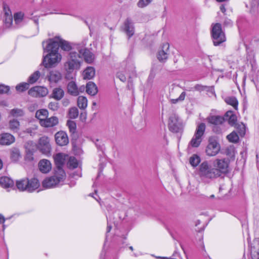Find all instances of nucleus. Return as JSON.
<instances>
[{"label": "nucleus", "instance_id": "15", "mask_svg": "<svg viewBox=\"0 0 259 259\" xmlns=\"http://www.w3.org/2000/svg\"><path fill=\"white\" fill-rule=\"evenodd\" d=\"M49 42L51 41H55L56 42V44L58 46V50L59 51V47L61 48L62 50L65 51H70L72 47L70 42L67 41H66L62 38H61L60 36H55L52 38H50L48 39Z\"/></svg>", "mask_w": 259, "mask_h": 259}, {"label": "nucleus", "instance_id": "62", "mask_svg": "<svg viewBox=\"0 0 259 259\" xmlns=\"http://www.w3.org/2000/svg\"><path fill=\"white\" fill-rule=\"evenodd\" d=\"M111 226H108L107 227V232H109L111 229Z\"/></svg>", "mask_w": 259, "mask_h": 259}, {"label": "nucleus", "instance_id": "59", "mask_svg": "<svg viewBox=\"0 0 259 259\" xmlns=\"http://www.w3.org/2000/svg\"><path fill=\"white\" fill-rule=\"evenodd\" d=\"M5 221V219L4 217L2 214H0V224L4 223Z\"/></svg>", "mask_w": 259, "mask_h": 259}, {"label": "nucleus", "instance_id": "26", "mask_svg": "<svg viewBox=\"0 0 259 259\" xmlns=\"http://www.w3.org/2000/svg\"><path fill=\"white\" fill-rule=\"evenodd\" d=\"M0 185L4 188H12L14 186V181L8 177L0 178Z\"/></svg>", "mask_w": 259, "mask_h": 259}, {"label": "nucleus", "instance_id": "23", "mask_svg": "<svg viewBox=\"0 0 259 259\" xmlns=\"http://www.w3.org/2000/svg\"><path fill=\"white\" fill-rule=\"evenodd\" d=\"M59 122L58 118L56 116H52L41 122V125L46 127H53L56 125Z\"/></svg>", "mask_w": 259, "mask_h": 259}, {"label": "nucleus", "instance_id": "35", "mask_svg": "<svg viewBox=\"0 0 259 259\" xmlns=\"http://www.w3.org/2000/svg\"><path fill=\"white\" fill-rule=\"evenodd\" d=\"M13 22V17L11 12L9 10L8 12H6L5 13L4 17V22L6 27H10Z\"/></svg>", "mask_w": 259, "mask_h": 259}, {"label": "nucleus", "instance_id": "21", "mask_svg": "<svg viewBox=\"0 0 259 259\" xmlns=\"http://www.w3.org/2000/svg\"><path fill=\"white\" fill-rule=\"evenodd\" d=\"M66 155L63 153H58L56 154L54 157V160L56 165V170L55 171H58L60 169L63 170L62 166L65 163Z\"/></svg>", "mask_w": 259, "mask_h": 259}, {"label": "nucleus", "instance_id": "39", "mask_svg": "<svg viewBox=\"0 0 259 259\" xmlns=\"http://www.w3.org/2000/svg\"><path fill=\"white\" fill-rule=\"evenodd\" d=\"M225 102L229 105L232 106L234 109H237L238 102L237 99L234 97L227 98Z\"/></svg>", "mask_w": 259, "mask_h": 259}, {"label": "nucleus", "instance_id": "19", "mask_svg": "<svg viewBox=\"0 0 259 259\" xmlns=\"http://www.w3.org/2000/svg\"><path fill=\"white\" fill-rule=\"evenodd\" d=\"M15 137L11 134L5 133L0 134V145H10L15 142Z\"/></svg>", "mask_w": 259, "mask_h": 259}, {"label": "nucleus", "instance_id": "32", "mask_svg": "<svg viewBox=\"0 0 259 259\" xmlns=\"http://www.w3.org/2000/svg\"><path fill=\"white\" fill-rule=\"evenodd\" d=\"M48 116V111L46 109H40L36 111L35 117L39 120V123L45 120Z\"/></svg>", "mask_w": 259, "mask_h": 259}, {"label": "nucleus", "instance_id": "8", "mask_svg": "<svg viewBox=\"0 0 259 259\" xmlns=\"http://www.w3.org/2000/svg\"><path fill=\"white\" fill-rule=\"evenodd\" d=\"M181 122L179 120L177 115L173 114L169 118L168 127L173 133H178L181 130Z\"/></svg>", "mask_w": 259, "mask_h": 259}, {"label": "nucleus", "instance_id": "48", "mask_svg": "<svg viewBox=\"0 0 259 259\" xmlns=\"http://www.w3.org/2000/svg\"><path fill=\"white\" fill-rule=\"evenodd\" d=\"M38 126L35 124H33L32 126L27 128L25 132L30 134L31 135L34 134L35 131L37 129Z\"/></svg>", "mask_w": 259, "mask_h": 259}, {"label": "nucleus", "instance_id": "60", "mask_svg": "<svg viewBox=\"0 0 259 259\" xmlns=\"http://www.w3.org/2000/svg\"><path fill=\"white\" fill-rule=\"evenodd\" d=\"M220 10L223 13H225L226 10V8L225 7V6L223 5H222L220 7Z\"/></svg>", "mask_w": 259, "mask_h": 259}, {"label": "nucleus", "instance_id": "50", "mask_svg": "<svg viewBox=\"0 0 259 259\" xmlns=\"http://www.w3.org/2000/svg\"><path fill=\"white\" fill-rule=\"evenodd\" d=\"M150 4L147 0H139L137 3V6L139 8H144Z\"/></svg>", "mask_w": 259, "mask_h": 259}, {"label": "nucleus", "instance_id": "64", "mask_svg": "<svg viewBox=\"0 0 259 259\" xmlns=\"http://www.w3.org/2000/svg\"><path fill=\"white\" fill-rule=\"evenodd\" d=\"M3 167V162L2 160L0 159V169Z\"/></svg>", "mask_w": 259, "mask_h": 259}, {"label": "nucleus", "instance_id": "44", "mask_svg": "<svg viewBox=\"0 0 259 259\" xmlns=\"http://www.w3.org/2000/svg\"><path fill=\"white\" fill-rule=\"evenodd\" d=\"M78 115V111L76 107L71 108L69 111V116L70 118L75 119Z\"/></svg>", "mask_w": 259, "mask_h": 259}, {"label": "nucleus", "instance_id": "57", "mask_svg": "<svg viewBox=\"0 0 259 259\" xmlns=\"http://www.w3.org/2000/svg\"><path fill=\"white\" fill-rule=\"evenodd\" d=\"M198 245L201 246L203 250L204 249V246L203 242L202 241V237L201 236H200L199 238Z\"/></svg>", "mask_w": 259, "mask_h": 259}, {"label": "nucleus", "instance_id": "46", "mask_svg": "<svg viewBox=\"0 0 259 259\" xmlns=\"http://www.w3.org/2000/svg\"><path fill=\"white\" fill-rule=\"evenodd\" d=\"M186 96V93L183 92L181 93L178 98L171 99L170 100V102L171 104H176L179 102H181L184 100Z\"/></svg>", "mask_w": 259, "mask_h": 259}, {"label": "nucleus", "instance_id": "30", "mask_svg": "<svg viewBox=\"0 0 259 259\" xmlns=\"http://www.w3.org/2000/svg\"><path fill=\"white\" fill-rule=\"evenodd\" d=\"M64 91L60 88H56L53 90L51 97L56 100H61L64 96Z\"/></svg>", "mask_w": 259, "mask_h": 259}, {"label": "nucleus", "instance_id": "43", "mask_svg": "<svg viewBox=\"0 0 259 259\" xmlns=\"http://www.w3.org/2000/svg\"><path fill=\"white\" fill-rule=\"evenodd\" d=\"M20 157V152L18 149H14L11 153V158L13 161H17Z\"/></svg>", "mask_w": 259, "mask_h": 259}, {"label": "nucleus", "instance_id": "3", "mask_svg": "<svg viewBox=\"0 0 259 259\" xmlns=\"http://www.w3.org/2000/svg\"><path fill=\"white\" fill-rule=\"evenodd\" d=\"M66 178V174L64 170L60 169L55 171L53 176L45 179L42 183V186L47 189L57 186L60 183L63 182Z\"/></svg>", "mask_w": 259, "mask_h": 259}, {"label": "nucleus", "instance_id": "11", "mask_svg": "<svg viewBox=\"0 0 259 259\" xmlns=\"http://www.w3.org/2000/svg\"><path fill=\"white\" fill-rule=\"evenodd\" d=\"M48 90L47 88L41 86H36L30 89L28 91V94L31 97H44L48 94Z\"/></svg>", "mask_w": 259, "mask_h": 259}, {"label": "nucleus", "instance_id": "31", "mask_svg": "<svg viewBox=\"0 0 259 259\" xmlns=\"http://www.w3.org/2000/svg\"><path fill=\"white\" fill-rule=\"evenodd\" d=\"M95 75V70L93 67H87L83 72V78L85 79H91Z\"/></svg>", "mask_w": 259, "mask_h": 259}, {"label": "nucleus", "instance_id": "17", "mask_svg": "<svg viewBox=\"0 0 259 259\" xmlns=\"http://www.w3.org/2000/svg\"><path fill=\"white\" fill-rule=\"evenodd\" d=\"M123 30L126 33L128 38L132 37L135 33V27L132 20L127 18L123 23Z\"/></svg>", "mask_w": 259, "mask_h": 259}, {"label": "nucleus", "instance_id": "9", "mask_svg": "<svg viewBox=\"0 0 259 259\" xmlns=\"http://www.w3.org/2000/svg\"><path fill=\"white\" fill-rule=\"evenodd\" d=\"M45 78L50 83H57L61 79L62 74L57 70L47 68Z\"/></svg>", "mask_w": 259, "mask_h": 259}, {"label": "nucleus", "instance_id": "42", "mask_svg": "<svg viewBox=\"0 0 259 259\" xmlns=\"http://www.w3.org/2000/svg\"><path fill=\"white\" fill-rule=\"evenodd\" d=\"M228 141L232 143H237L239 140V136L235 132H232L227 136Z\"/></svg>", "mask_w": 259, "mask_h": 259}, {"label": "nucleus", "instance_id": "28", "mask_svg": "<svg viewBox=\"0 0 259 259\" xmlns=\"http://www.w3.org/2000/svg\"><path fill=\"white\" fill-rule=\"evenodd\" d=\"M25 112L22 109L15 108L9 111V116L14 118H20L24 116Z\"/></svg>", "mask_w": 259, "mask_h": 259}, {"label": "nucleus", "instance_id": "2", "mask_svg": "<svg viewBox=\"0 0 259 259\" xmlns=\"http://www.w3.org/2000/svg\"><path fill=\"white\" fill-rule=\"evenodd\" d=\"M215 167H212L207 161L202 162L199 167L198 175L201 181L208 184L213 180L219 178Z\"/></svg>", "mask_w": 259, "mask_h": 259}, {"label": "nucleus", "instance_id": "51", "mask_svg": "<svg viewBox=\"0 0 259 259\" xmlns=\"http://www.w3.org/2000/svg\"><path fill=\"white\" fill-rule=\"evenodd\" d=\"M9 89V86L4 85L3 84L0 85V94L7 93Z\"/></svg>", "mask_w": 259, "mask_h": 259}, {"label": "nucleus", "instance_id": "49", "mask_svg": "<svg viewBox=\"0 0 259 259\" xmlns=\"http://www.w3.org/2000/svg\"><path fill=\"white\" fill-rule=\"evenodd\" d=\"M48 107L52 111H57L59 108V104L56 102H52L49 103Z\"/></svg>", "mask_w": 259, "mask_h": 259}, {"label": "nucleus", "instance_id": "29", "mask_svg": "<svg viewBox=\"0 0 259 259\" xmlns=\"http://www.w3.org/2000/svg\"><path fill=\"white\" fill-rule=\"evenodd\" d=\"M86 92L91 96H95L98 92L96 85L92 81L89 82L86 85Z\"/></svg>", "mask_w": 259, "mask_h": 259}, {"label": "nucleus", "instance_id": "38", "mask_svg": "<svg viewBox=\"0 0 259 259\" xmlns=\"http://www.w3.org/2000/svg\"><path fill=\"white\" fill-rule=\"evenodd\" d=\"M40 76V73L39 71H35L29 77L28 81L29 83L33 84L36 82Z\"/></svg>", "mask_w": 259, "mask_h": 259}, {"label": "nucleus", "instance_id": "13", "mask_svg": "<svg viewBox=\"0 0 259 259\" xmlns=\"http://www.w3.org/2000/svg\"><path fill=\"white\" fill-rule=\"evenodd\" d=\"M169 53V44L167 42L163 44L157 53V58L158 60L161 62H165L168 57Z\"/></svg>", "mask_w": 259, "mask_h": 259}, {"label": "nucleus", "instance_id": "24", "mask_svg": "<svg viewBox=\"0 0 259 259\" xmlns=\"http://www.w3.org/2000/svg\"><path fill=\"white\" fill-rule=\"evenodd\" d=\"M254 245L251 247V255L252 259H259V238L253 241Z\"/></svg>", "mask_w": 259, "mask_h": 259}, {"label": "nucleus", "instance_id": "41", "mask_svg": "<svg viewBox=\"0 0 259 259\" xmlns=\"http://www.w3.org/2000/svg\"><path fill=\"white\" fill-rule=\"evenodd\" d=\"M189 162L191 165L195 167L200 163V158L198 155H193L190 158Z\"/></svg>", "mask_w": 259, "mask_h": 259}, {"label": "nucleus", "instance_id": "61", "mask_svg": "<svg viewBox=\"0 0 259 259\" xmlns=\"http://www.w3.org/2000/svg\"><path fill=\"white\" fill-rule=\"evenodd\" d=\"M131 66H132V65H128V66H127V67H126V69H126V70H127V71H130V70H131V71H132L133 69H134V66H133L132 68L130 69V68Z\"/></svg>", "mask_w": 259, "mask_h": 259}, {"label": "nucleus", "instance_id": "53", "mask_svg": "<svg viewBox=\"0 0 259 259\" xmlns=\"http://www.w3.org/2000/svg\"><path fill=\"white\" fill-rule=\"evenodd\" d=\"M117 77L122 81L124 82L126 81V77L124 74H122L120 72H118L117 74Z\"/></svg>", "mask_w": 259, "mask_h": 259}, {"label": "nucleus", "instance_id": "16", "mask_svg": "<svg viewBox=\"0 0 259 259\" xmlns=\"http://www.w3.org/2000/svg\"><path fill=\"white\" fill-rule=\"evenodd\" d=\"M77 50L79 52L78 55L80 56V58L81 57H83L84 61L88 63L93 62L95 56L89 50L85 48H80L79 47L77 48Z\"/></svg>", "mask_w": 259, "mask_h": 259}, {"label": "nucleus", "instance_id": "37", "mask_svg": "<svg viewBox=\"0 0 259 259\" xmlns=\"http://www.w3.org/2000/svg\"><path fill=\"white\" fill-rule=\"evenodd\" d=\"M79 165V163L77 159L74 157H69L68 162H67V165L68 167L70 169H74L76 167Z\"/></svg>", "mask_w": 259, "mask_h": 259}, {"label": "nucleus", "instance_id": "56", "mask_svg": "<svg viewBox=\"0 0 259 259\" xmlns=\"http://www.w3.org/2000/svg\"><path fill=\"white\" fill-rule=\"evenodd\" d=\"M72 176L73 178H76V177H80L81 176V172L80 170L77 171V172H74L72 174Z\"/></svg>", "mask_w": 259, "mask_h": 259}, {"label": "nucleus", "instance_id": "55", "mask_svg": "<svg viewBox=\"0 0 259 259\" xmlns=\"http://www.w3.org/2000/svg\"><path fill=\"white\" fill-rule=\"evenodd\" d=\"M240 135L241 136H243L245 134V130L244 125H242L240 126V131L239 132Z\"/></svg>", "mask_w": 259, "mask_h": 259}, {"label": "nucleus", "instance_id": "14", "mask_svg": "<svg viewBox=\"0 0 259 259\" xmlns=\"http://www.w3.org/2000/svg\"><path fill=\"white\" fill-rule=\"evenodd\" d=\"M84 86L78 88L74 81H69L67 86V92L73 96H77L80 93H82L84 91Z\"/></svg>", "mask_w": 259, "mask_h": 259}, {"label": "nucleus", "instance_id": "7", "mask_svg": "<svg viewBox=\"0 0 259 259\" xmlns=\"http://www.w3.org/2000/svg\"><path fill=\"white\" fill-rule=\"evenodd\" d=\"M213 165L217 171V174L218 177L222 174H226L228 172L229 162L227 160L223 159H215L213 162Z\"/></svg>", "mask_w": 259, "mask_h": 259}, {"label": "nucleus", "instance_id": "6", "mask_svg": "<svg viewBox=\"0 0 259 259\" xmlns=\"http://www.w3.org/2000/svg\"><path fill=\"white\" fill-rule=\"evenodd\" d=\"M80 56L75 52L70 53L69 60L67 61L65 65V68L68 72H71L75 69H78L80 67Z\"/></svg>", "mask_w": 259, "mask_h": 259}, {"label": "nucleus", "instance_id": "18", "mask_svg": "<svg viewBox=\"0 0 259 259\" xmlns=\"http://www.w3.org/2000/svg\"><path fill=\"white\" fill-rule=\"evenodd\" d=\"M56 142L57 145L63 146L69 143V140L67 134L63 131L57 132L55 136Z\"/></svg>", "mask_w": 259, "mask_h": 259}, {"label": "nucleus", "instance_id": "52", "mask_svg": "<svg viewBox=\"0 0 259 259\" xmlns=\"http://www.w3.org/2000/svg\"><path fill=\"white\" fill-rule=\"evenodd\" d=\"M206 86L205 85H201V84H196L194 86V89L196 90V91H199V92H201V91H204L206 90Z\"/></svg>", "mask_w": 259, "mask_h": 259}, {"label": "nucleus", "instance_id": "36", "mask_svg": "<svg viewBox=\"0 0 259 259\" xmlns=\"http://www.w3.org/2000/svg\"><path fill=\"white\" fill-rule=\"evenodd\" d=\"M16 186L18 189L20 191H27V180L22 179L19 181H17L16 182Z\"/></svg>", "mask_w": 259, "mask_h": 259}, {"label": "nucleus", "instance_id": "10", "mask_svg": "<svg viewBox=\"0 0 259 259\" xmlns=\"http://www.w3.org/2000/svg\"><path fill=\"white\" fill-rule=\"evenodd\" d=\"M220 150V146L219 143L214 140H209L205 150L207 155L214 156L219 153Z\"/></svg>", "mask_w": 259, "mask_h": 259}, {"label": "nucleus", "instance_id": "45", "mask_svg": "<svg viewBox=\"0 0 259 259\" xmlns=\"http://www.w3.org/2000/svg\"><path fill=\"white\" fill-rule=\"evenodd\" d=\"M29 88V83L23 82L20 83L16 87V89L17 91L22 92L25 91Z\"/></svg>", "mask_w": 259, "mask_h": 259}, {"label": "nucleus", "instance_id": "27", "mask_svg": "<svg viewBox=\"0 0 259 259\" xmlns=\"http://www.w3.org/2000/svg\"><path fill=\"white\" fill-rule=\"evenodd\" d=\"M207 120L210 123L218 125L222 124L225 119L221 116L211 115L207 118Z\"/></svg>", "mask_w": 259, "mask_h": 259}, {"label": "nucleus", "instance_id": "25", "mask_svg": "<svg viewBox=\"0 0 259 259\" xmlns=\"http://www.w3.org/2000/svg\"><path fill=\"white\" fill-rule=\"evenodd\" d=\"M20 122L15 118L10 119L8 124V128L13 133H17L20 130Z\"/></svg>", "mask_w": 259, "mask_h": 259}, {"label": "nucleus", "instance_id": "40", "mask_svg": "<svg viewBox=\"0 0 259 259\" xmlns=\"http://www.w3.org/2000/svg\"><path fill=\"white\" fill-rule=\"evenodd\" d=\"M24 14L22 12H18L14 14V19L15 23L18 25L22 22L24 18Z\"/></svg>", "mask_w": 259, "mask_h": 259}, {"label": "nucleus", "instance_id": "47", "mask_svg": "<svg viewBox=\"0 0 259 259\" xmlns=\"http://www.w3.org/2000/svg\"><path fill=\"white\" fill-rule=\"evenodd\" d=\"M67 125L69 129V131L72 133H74L76 131V125L74 121L68 120L67 122Z\"/></svg>", "mask_w": 259, "mask_h": 259}, {"label": "nucleus", "instance_id": "1", "mask_svg": "<svg viewBox=\"0 0 259 259\" xmlns=\"http://www.w3.org/2000/svg\"><path fill=\"white\" fill-rule=\"evenodd\" d=\"M45 52L48 54L44 57L43 65L46 68L55 67L62 59V56L58 50L56 42H49L48 40L42 42Z\"/></svg>", "mask_w": 259, "mask_h": 259}, {"label": "nucleus", "instance_id": "33", "mask_svg": "<svg viewBox=\"0 0 259 259\" xmlns=\"http://www.w3.org/2000/svg\"><path fill=\"white\" fill-rule=\"evenodd\" d=\"M225 117L227 120H228L229 123L231 125H234L237 121L236 115L231 111L226 112Z\"/></svg>", "mask_w": 259, "mask_h": 259}, {"label": "nucleus", "instance_id": "54", "mask_svg": "<svg viewBox=\"0 0 259 259\" xmlns=\"http://www.w3.org/2000/svg\"><path fill=\"white\" fill-rule=\"evenodd\" d=\"M205 87H206V90L205 91H206L207 92L210 93L212 95H213L214 94V88H213V86H211V87L206 86Z\"/></svg>", "mask_w": 259, "mask_h": 259}, {"label": "nucleus", "instance_id": "34", "mask_svg": "<svg viewBox=\"0 0 259 259\" xmlns=\"http://www.w3.org/2000/svg\"><path fill=\"white\" fill-rule=\"evenodd\" d=\"M88 105V100L84 96H79L77 98V106L81 109H84Z\"/></svg>", "mask_w": 259, "mask_h": 259}, {"label": "nucleus", "instance_id": "22", "mask_svg": "<svg viewBox=\"0 0 259 259\" xmlns=\"http://www.w3.org/2000/svg\"><path fill=\"white\" fill-rule=\"evenodd\" d=\"M27 180V191L32 192L38 188L39 187V182L36 178H32L30 180Z\"/></svg>", "mask_w": 259, "mask_h": 259}, {"label": "nucleus", "instance_id": "12", "mask_svg": "<svg viewBox=\"0 0 259 259\" xmlns=\"http://www.w3.org/2000/svg\"><path fill=\"white\" fill-rule=\"evenodd\" d=\"M38 148L42 153L47 156H49L50 154L51 147L48 138L46 137L40 138L39 140Z\"/></svg>", "mask_w": 259, "mask_h": 259}, {"label": "nucleus", "instance_id": "20", "mask_svg": "<svg viewBox=\"0 0 259 259\" xmlns=\"http://www.w3.org/2000/svg\"><path fill=\"white\" fill-rule=\"evenodd\" d=\"M39 170L44 174L48 173L52 169L51 162L46 159L40 160L38 164Z\"/></svg>", "mask_w": 259, "mask_h": 259}, {"label": "nucleus", "instance_id": "5", "mask_svg": "<svg viewBox=\"0 0 259 259\" xmlns=\"http://www.w3.org/2000/svg\"><path fill=\"white\" fill-rule=\"evenodd\" d=\"M205 130V125L204 123H201L197 126L194 135L189 143V147L197 148L199 146L202 141Z\"/></svg>", "mask_w": 259, "mask_h": 259}, {"label": "nucleus", "instance_id": "4", "mask_svg": "<svg viewBox=\"0 0 259 259\" xmlns=\"http://www.w3.org/2000/svg\"><path fill=\"white\" fill-rule=\"evenodd\" d=\"M211 35L213 45L215 46H219L226 40L225 34L222 30V25L220 23L212 24Z\"/></svg>", "mask_w": 259, "mask_h": 259}, {"label": "nucleus", "instance_id": "63", "mask_svg": "<svg viewBox=\"0 0 259 259\" xmlns=\"http://www.w3.org/2000/svg\"><path fill=\"white\" fill-rule=\"evenodd\" d=\"M213 131H214L216 133H220V130H218L217 128H214L213 129Z\"/></svg>", "mask_w": 259, "mask_h": 259}, {"label": "nucleus", "instance_id": "58", "mask_svg": "<svg viewBox=\"0 0 259 259\" xmlns=\"http://www.w3.org/2000/svg\"><path fill=\"white\" fill-rule=\"evenodd\" d=\"M232 24V22L231 21V20H230V19H227V20H225V21L224 22V25H225L226 26L231 25Z\"/></svg>", "mask_w": 259, "mask_h": 259}]
</instances>
